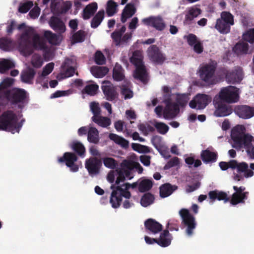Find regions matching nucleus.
Here are the masks:
<instances>
[{
	"label": "nucleus",
	"instance_id": "64",
	"mask_svg": "<svg viewBox=\"0 0 254 254\" xmlns=\"http://www.w3.org/2000/svg\"><path fill=\"white\" fill-rule=\"evenodd\" d=\"M54 67V64L50 63L47 64L43 68L42 76H46L52 72Z\"/></svg>",
	"mask_w": 254,
	"mask_h": 254
},
{
	"label": "nucleus",
	"instance_id": "38",
	"mask_svg": "<svg viewBox=\"0 0 254 254\" xmlns=\"http://www.w3.org/2000/svg\"><path fill=\"white\" fill-rule=\"evenodd\" d=\"M9 89H0V106L5 107L10 104Z\"/></svg>",
	"mask_w": 254,
	"mask_h": 254
},
{
	"label": "nucleus",
	"instance_id": "51",
	"mask_svg": "<svg viewBox=\"0 0 254 254\" xmlns=\"http://www.w3.org/2000/svg\"><path fill=\"white\" fill-rule=\"evenodd\" d=\"M103 162L105 166L110 169H116L118 166L117 161L111 157H105L103 158Z\"/></svg>",
	"mask_w": 254,
	"mask_h": 254
},
{
	"label": "nucleus",
	"instance_id": "2",
	"mask_svg": "<svg viewBox=\"0 0 254 254\" xmlns=\"http://www.w3.org/2000/svg\"><path fill=\"white\" fill-rule=\"evenodd\" d=\"M137 182L130 184L128 183H124L122 186H116L115 185H112L111 189L112 191L110 197V203L114 208H117L121 205L122 201V197L126 199H129L131 197V193L128 190L131 188L135 189L138 187Z\"/></svg>",
	"mask_w": 254,
	"mask_h": 254
},
{
	"label": "nucleus",
	"instance_id": "17",
	"mask_svg": "<svg viewBox=\"0 0 254 254\" xmlns=\"http://www.w3.org/2000/svg\"><path fill=\"white\" fill-rule=\"evenodd\" d=\"M101 166L102 161L96 157H91L85 161V168L91 175L99 174Z\"/></svg>",
	"mask_w": 254,
	"mask_h": 254
},
{
	"label": "nucleus",
	"instance_id": "8",
	"mask_svg": "<svg viewBox=\"0 0 254 254\" xmlns=\"http://www.w3.org/2000/svg\"><path fill=\"white\" fill-rule=\"evenodd\" d=\"M219 98L224 102L234 103L239 99V89L233 86L224 87L219 93Z\"/></svg>",
	"mask_w": 254,
	"mask_h": 254
},
{
	"label": "nucleus",
	"instance_id": "28",
	"mask_svg": "<svg viewBox=\"0 0 254 254\" xmlns=\"http://www.w3.org/2000/svg\"><path fill=\"white\" fill-rule=\"evenodd\" d=\"M98 8L96 2H92L85 6L83 10L82 17L84 20L89 19L94 15Z\"/></svg>",
	"mask_w": 254,
	"mask_h": 254
},
{
	"label": "nucleus",
	"instance_id": "36",
	"mask_svg": "<svg viewBox=\"0 0 254 254\" xmlns=\"http://www.w3.org/2000/svg\"><path fill=\"white\" fill-rule=\"evenodd\" d=\"M130 62L135 67L144 64L141 52L139 50H136L133 52L132 57L130 58Z\"/></svg>",
	"mask_w": 254,
	"mask_h": 254
},
{
	"label": "nucleus",
	"instance_id": "30",
	"mask_svg": "<svg viewBox=\"0 0 254 254\" xmlns=\"http://www.w3.org/2000/svg\"><path fill=\"white\" fill-rule=\"evenodd\" d=\"M249 194V192L248 191H246L245 193L242 194L235 192L230 200V203L233 205H236L239 203H244L245 200L248 199Z\"/></svg>",
	"mask_w": 254,
	"mask_h": 254
},
{
	"label": "nucleus",
	"instance_id": "1",
	"mask_svg": "<svg viewBox=\"0 0 254 254\" xmlns=\"http://www.w3.org/2000/svg\"><path fill=\"white\" fill-rule=\"evenodd\" d=\"M19 48L25 56L31 55L34 50L46 51L48 49L46 43L41 40L38 34L33 35L31 41L29 30H26L21 35Z\"/></svg>",
	"mask_w": 254,
	"mask_h": 254
},
{
	"label": "nucleus",
	"instance_id": "62",
	"mask_svg": "<svg viewBox=\"0 0 254 254\" xmlns=\"http://www.w3.org/2000/svg\"><path fill=\"white\" fill-rule=\"evenodd\" d=\"M43 64L42 58L39 56H33L31 61V64L35 68L40 67Z\"/></svg>",
	"mask_w": 254,
	"mask_h": 254
},
{
	"label": "nucleus",
	"instance_id": "14",
	"mask_svg": "<svg viewBox=\"0 0 254 254\" xmlns=\"http://www.w3.org/2000/svg\"><path fill=\"white\" fill-rule=\"evenodd\" d=\"M216 68V65L212 64H206L202 66L200 69L201 79L207 83L212 84Z\"/></svg>",
	"mask_w": 254,
	"mask_h": 254
},
{
	"label": "nucleus",
	"instance_id": "46",
	"mask_svg": "<svg viewBox=\"0 0 254 254\" xmlns=\"http://www.w3.org/2000/svg\"><path fill=\"white\" fill-rule=\"evenodd\" d=\"M71 147L79 156L82 157L85 156V148L81 143L79 142H73Z\"/></svg>",
	"mask_w": 254,
	"mask_h": 254
},
{
	"label": "nucleus",
	"instance_id": "34",
	"mask_svg": "<svg viewBox=\"0 0 254 254\" xmlns=\"http://www.w3.org/2000/svg\"><path fill=\"white\" fill-rule=\"evenodd\" d=\"M104 9L99 10L93 17L91 21V27L93 28L98 27L104 18Z\"/></svg>",
	"mask_w": 254,
	"mask_h": 254
},
{
	"label": "nucleus",
	"instance_id": "48",
	"mask_svg": "<svg viewBox=\"0 0 254 254\" xmlns=\"http://www.w3.org/2000/svg\"><path fill=\"white\" fill-rule=\"evenodd\" d=\"M63 70L60 73L59 76L61 77V78H66L73 76L75 73V69L74 67L72 66H69L66 68L64 69V65H62Z\"/></svg>",
	"mask_w": 254,
	"mask_h": 254
},
{
	"label": "nucleus",
	"instance_id": "3",
	"mask_svg": "<svg viewBox=\"0 0 254 254\" xmlns=\"http://www.w3.org/2000/svg\"><path fill=\"white\" fill-rule=\"evenodd\" d=\"M244 129L242 126L236 127L232 129L231 136L234 142V147L239 150L245 148L247 151L252 146L254 137L249 133H245Z\"/></svg>",
	"mask_w": 254,
	"mask_h": 254
},
{
	"label": "nucleus",
	"instance_id": "12",
	"mask_svg": "<svg viewBox=\"0 0 254 254\" xmlns=\"http://www.w3.org/2000/svg\"><path fill=\"white\" fill-rule=\"evenodd\" d=\"M77 159V156L74 153L67 152L62 157L58 158V161L60 163H65L71 172H76L79 169L78 165L75 163Z\"/></svg>",
	"mask_w": 254,
	"mask_h": 254
},
{
	"label": "nucleus",
	"instance_id": "59",
	"mask_svg": "<svg viewBox=\"0 0 254 254\" xmlns=\"http://www.w3.org/2000/svg\"><path fill=\"white\" fill-rule=\"evenodd\" d=\"M95 61L96 63L99 65H103L105 64V57L101 51H98L96 52Z\"/></svg>",
	"mask_w": 254,
	"mask_h": 254
},
{
	"label": "nucleus",
	"instance_id": "52",
	"mask_svg": "<svg viewBox=\"0 0 254 254\" xmlns=\"http://www.w3.org/2000/svg\"><path fill=\"white\" fill-rule=\"evenodd\" d=\"M84 39L85 32L82 30L75 32L72 36V41L73 43L82 42Z\"/></svg>",
	"mask_w": 254,
	"mask_h": 254
},
{
	"label": "nucleus",
	"instance_id": "44",
	"mask_svg": "<svg viewBox=\"0 0 254 254\" xmlns=\"http://www.w3.org/2000/svg\"><path fill=\"white\" fill-rule=\"evenodd\" d=\"M118 4L112 0H109L107 3L106 13L109 16H112L117 11Z\"/></svg>",
	"mask_w": 254,
	"mask_h": 254
},
{
	"label": "nucleus",
	"instance_id": "40",
	"mask_svg": "<svg viewBox=\"0 0 254 254\" xmlns=\"http://www.w3.org/2000/svg\"><path fill=\"white\" fill-rule=\"evenodd\" d=\"M153 182L148 179L142 180L138 184V190L141 192H144L149 190L152 187Z\"/></svg>",
	"mask_w": 254,
	"mask_h": 254
},
{
	"label": "nucleus",
	"instance_id": "43",
	"mask_svg": "<svg viewBox=\"0 0 254 254\" xmlns=\"http://www.w3.org/2000/svg\"><path fill=\"white\" fill-rule=\"evenodd\" d=\"M44 37L52 45H57L59 43L58 35L51 31H46L44 33Z\"/></svg>",
	"mask_w": 254,
	"mask_h": 254
},
{
	"label": "nucleus",
	"instance_id": "13",
	"mask_svg": "<svg viewBox=\"0 0 254 254\" xmlns=\"http://www.w3.org/2000/svg\"><path fill=\"white\" fill-rule=\"evenodd\" d=\"M147 55L149 59L156 64H162L166 60L165 55L155 45H151L148 48Z\"/></svg>",
	"mask_w": 254,
	"mask_h": 254
},
{
	"label": "nucleus",
	"instance_id": "33",
	"mask_svg": "<svg viewBox=\"0 0 254 254\" xmlns=\"http://www.w3.org/2000/svg\"><path fill=\"white\" fill-rule=\"evenodd\" d=\"M90 71L95 77L102 78L108 73L109 69L105 66H92Z\"/></svg>",
	"mask_w": 254,
	"mask_h": 254
},
{
	"label": "nucleus",
	"instance_id": "11",
	"mask_svg": "<svg viewBox=\"0 0 254 254\" xmlns=\"http://www.w3.org/2000/svg\"><path fill=\"white\" fill-rule=\"evenodd\" d=\"M10 105L24 103L28 97V93L24 89L13 88L9 89Z\"/></svg>",
	"mask_w": 254,
	"mask_h": 254
},
{
	"label": "nucleus",
	"instance_id": "23",
	"mask_svg": "<svg viewBox=\"0 0 254 254\" xmlns=\"http://www.w3.org/2000/svg\"><path fill=\"white\" fill-rule=\"evenodd\" d=\"M172 239V236L169 230H165L160 234L159 238L157 239V244L162 247H167L171 244Z\"/></svg>",
	"mask_w": 254,
	"mask_h": 254
},
{
	"label": "nucleus",
	"instance_id": "45",
	"mask_svg": "<svg viewBox=\"0 0 254 254\" xmlns=\"http://www.w3.org/2000/svg\"><path fill=\"white\" fill-rule=\"evenodd\" d=\"M154 197L150 193L144 194L141 198L140 204L143 207H147L153 203Z\"/></svg>",
	"mask_w": 254,
	"mask_h": 254
},
{
	"label": "nucleus",
	"instance_id": "58",
	"mask_svg": "<svg viewBox=\"0 0 254 254\" xmlns=\"http://www.w3.org/2000/svg\"><path fill=\"white\" fill-rule=\"evenodd\" d=\"M243 39L250 43H254V28L248 31L243 35Z\"/></svg>",
	"mask_w": 254,
	"mask_h": 254
},
{
	"label": "nucleus",
	"instance_id": "26",
	"mask_svg": "<svg viewBox=\"0 0 254 254\" xmlns=\"http://www.w3.org/2000/svg\"><path fill=\"white\" fill-rule=\"evenodd\" d=\"M134 72V77L139 79L142 82L145 83L147 82V73L144 64L135 67Z\"/></svg>",
	"mask_w": 254,
	"mask_h": 254
},
{
	"label": "nucleus",
	"instance_id": "15",
	"mask_svg": "<svg viewBox=\"0 0 254 254\" xmlns=\"http://www.w3.org/2000/svg\"><path fill=\"white\" fill-rule=\"evenodd\" d=\"M166 107L163 111V117L165 119H172L176 117L180 111L178 105L171 102L170 98L165 100Z\"/></svg>",
	"mask_w": 254,
	"mask_h": 254
},
{
	"label": "nucleus",
	"instance_id": "60",
	"mask_svg": "<svg viewBox=\"0 0 254 254\" xmlns=\"http://www.w3.org/2000/svg\"><path fill=\"white\" fill-rule=\"evenodd\" d=\"M179 159L177 157H174L171 159L164 166V169L168 170L172 167L177 166L179 164Z\"/></svg>",
	"mask_w": 254,
	"mask_h": 254
},
{
	"label": "nucleus",
	"instance_id": "49",
	"mask_svg": "<svg viewBox=\"0 0 254 254\" xmlns=\"http://www.w3.org/2000/svg\"><path fill=\"white\" fill-rule=\"evenodd\" d=\"M12 46V40L10 38L3 37L0 38V48L4 51H8Z\"/></svg>",
	"mask_w": 254,
	"mask_h": 254
},
{
	"label": "nucleus",
	"instance_id": "42",
	"mask_svg": "<svg viewBox=\"0 0 254 254\" xmlns=\"http://www.w3.org/2000/svg\"><path fill=\"white\" fill-rule=\"evenodd\" d=\"M248 49L249 45L247 43L241 42L235 45L234 50L238 54H246L248 53Z\"/></svg>",
	"mask_w": 254,
	"mask_h": 254
},
{
	"label": "nucleus",
	"instance_id": "54",
	"mask_svg": "<svg viewBox=\"0 0 254 254\" xmlns=\"http://www.w3.org/2000/svg\"><path fill=\"white\" fill-rule=\"evenodd\" d=\"M33 3L32 1H27V2L20 4L18 7V11L22 13L27 12L33 6Z\"/></svg>",
	"mask_w": 254,
	"mask_h": 254
},
{
	"label": "nucleus",
	"instance_id": "31",
	"mask_svg": "<svg viewBox=\"0 0 254 254\" xmlns=\"http://www.w3.org/2000/svg\"><path fill=\"white\" fill-rule=\"evenodd\" d=\"M87 139L89 142L94 144L99 142V131L96 128L93 127H88Z\"/></svg>",
	"mask_w": 254,
	"mask_h": 254
},
{
	"label": "nucleus",
	"instance_id": "18",
	"mask_svg": "<svg viewBox=\"0 0 254 254\" xmlns=\"http://www.w3.org/2000/svg\"><path fill=\"white\" fill-rule=\"evenodd\" d=\"M142 22L147 26H151L158 31L163 30L166 24L162 18L160 16H150L142 19Z\"/></svg>",
	"mask_w": 254,
	"mask_h": 254
},
{
	"label": "nucleus",
	"instance_id": "16",
	"mask_svg": "<svg viewBox=\"0 0 254 254\" xmlns=\"http://www.w3.org/2000/svg\"><path fill=\"white\" fill-rule=\"evenodd\" d=\"M234 113L240 118L250 119L254 116V107L248 105L236 106L234 109Z\"/></svg>",
	"mask_w": 254,
	"mask_h": 254
},
{
	"label": "nucleus",
	"instance_id": "25",
	"mask_svg": "<svg viewBox=\"0 0 254 254\" xmlns=\"http://www.w3.org/2000/svg\"><path fill=\"white\" fill-rule=\"evenodd\" d=\"M200 156L205 163H214L218 158V154L216 152H212L208 149H206L201 151Z\"/></svg>",
	"mask_w": 254,
	"mask_h": 254
},
{
	"label": "nucleus",
	"instance_id": "20",
	"mask_svg": "<svg viewBox=\"0 0 254 254\" xmlns=\"http://www.w3.org/2000/svg\"><path fill=\"white\" fill-rule=\"evenodd\" d=\"M49 24L54 31L59 33H63L65 31L66 27L64 23L58 17L52 16L50 19Z\"/></svg>",
	"mask_w": 254,
	"mask_h": 254
},
{
	"label": "nucleus",
	"instance_id": "6",
	"mask_svg": "<svg viewBox=\"0 0 254 254\" xmlns=\"http://www.w3.org/2000/svg\"><path fill=\"white\" fill-rule=\"evenodd\" d=\"M234 17L228 11H223L221 17L216 20L215 28L221 34H227L230 32L231 26L234 25Z\"/></svg>",
	"mask_w": 254,
	"mask_h": 254
},
{
	"label": "nucleus",
	"instance_id": "24",
	"mask_svg": "<svg viewBox=\"0 0 254 254\" xmlns=\"http://www.w3.org/2000/svg\"><path fill=\"white\" fill-rule=\"evenodd\" d=\"M36 74L35 70L31 68L28 67L26 70H23L20 75L21 80L22 82L27 84L33 83V80Z\"/></svg>",
	"mask_w": 254,
	"mask_h": 254
},
{
	"label": "nucleus",
	"instance_id": "22",
	"mask_svg": "<svg viewBox=\"0 0 254 254\" xmlns=\"http://www.w3.org/2000/svg\"><path fill=\"white\" fill-rule=\"evenodd\" d=\"M136 9L132 3H127L123 10L121 15V21L125 23L127 18L132 17L136 12Z\"/></svg>",
	"mask_w": 254,
	"mask_h": 254
},
{
	"label": "nucleus",
	"instance_id": "41",
	"mask_svg": "<svg viewBox=\"0 0 254 254\" xmlns=\"http://www.w3.org/2000/svg\"><path fill=\"white\" fill-rule=\"evenodd\" d=\"M190 95L188 93L177 94L176 103L178 105V106L186 107L190 99Z\"/></svg>",
	"mask_w": 254,
	"mask_h": 254
},
{
	"label": "nucleus",
	"instance_id": "39",
	"mask_svg": "<svg viewBox=\"0 0 254 254\" xmlns=\"http://www.w3.org/2000/svg\"><path fill=\"white\" fill-rule=\"evenodd\" d=\"M201 12V10L200 8L196 7H191L185 16V20L186 21L190 22L194 18L200 14Z\"/></svg>",
	"mask_w": 254,
	"mask_h": 254
},
{
	"label": "nucleus",
	"instance_id": "50",
	"mask_svg": "<svg viewBox=\"0 0 254 254\" xmlns=\"http://www.w3.org/2000/svg\"><path fill=\"white\" fill-rule=\"evenodd\" d=\"M14 67L13 63L8 60H4L0 62V73H3L6 70Z\"/></svg>",
	"mask_w": 254,
	"mask_h": 254
},
{
	"label": "nucleus",
	"instance_id": "37",
	"mask_svg": "<svg viewBox=\"0 0 254 254\" xmlns=\"http://www.w3.org/2000/svg\"><path fill=\"white\" fill-rule=\"evenodd\" d=\"M124 70L121 65L117 64L113 69V77L117 81L123 80L125 78Z\"/></svg>",
	"mask_w": 254,
	"mask_h": 254
},
{
	"label": "nucleus",
	"instance_id": "19",
	"mask_svg": "<svg viewBox=\"0 0 254 254\" xmlns=\"http://www.w3.org/2000/svg\"><path fill=\"white\" fill-rule=\"evenodd\" d=\"M104 84H107L102 86V89L106 99L110 101L115 100L118 97V93L116 88L108 81H105Z\"/></svg>",
	"mask_w": 254,
	"mask_h": 254
},
{
	"label": "nucleus",
	"instance_id": "21",
	"mask_svg": "<svg viewBox=\"0 0 254 254\" xmlns=\"http://www.w3.org/2000/svg\"><path fill=\"white\" fill-rule=\"evenodd\" d=\"M144 226L147 230L154 234L160 232L163 228L160 223L152 218L148 219L145 221Z\"/></svg>",
	"mask_w": 254,
	"mask_h": 254
},
{
	"label": "nucleus",
	"instance_id": "5",
	"mask_svg": "<svg viewBox=\"0 0 254 254\" xmlns=\"http://www.w3.org/2000/svg\"><path fill=\"white\" fill-rule=\"evenodd\" d=\"M233 170L236 169L237 174L234 173L233 179L236 181H241L244 178H248L254 175V172L249 168L248 164L245 162H238L233 160V164L231 165Z\"/></svg>",
	"mask_w": 254,
	"mask_h": 254
},
{
	"label": "nucleus",
	"instance_id": "10",
	"mask_svg": "<svg viewBox=\"0 0 254 254\" xmlns=\"http://www.w3.org/2000/svg\"><path fill=\"white\" fill-rule=\"evenodd\" d=\"M222 72L225 76L226 80L230 84L239 83L243 78L242 68L239 66L231 70L223 68Z\"/></svg>",
	"mask_w": 254,
	"mask_h": 254
},
{
	"label": "nucleus",
	"instance_id": "9",
	"mask_svg": "<svg viewBox=\"0 0 254 254\" xmlns=\"http://www.w3.org/2000/svg\"><path fill=\"white\" fill-rule=\"evenodd\" d=\"M212 98L210 95L205 94H197L190 102L189 106L191 109L202 110L211 102Z\"/></svg>",
	"mask_w": 254,
	"mask_h": 254
},
{
	"label": "nucleus",
	"instance_id": "7",
	"mask_svg": "<svg viewBox=\"0 0 254 254\" xmlns=\"http://www.w3.org/2000/svg\"><path fill=\"white\" fill-rule=\"evenodd\" d=\"M179 214L182 218V225L186 227V234L190 236L193 234V231L195 228L196 223L194 217L191 215L187 209L183 208L179 211Z\"/></svg>",
	"mask_w": 254,
	"mask_h": 254
},
{
	"label": "nucleus",
	"instance_id": "4",
	"mask_svg": "<svg viewBox=\"0 0 254 254\" xmlns=\"http://www.w3.org/2000/svg\"><path fill=\"white\" fill-rule=\"evenodd\" d=\"M18 120L16 114L12 110H8L0 115V130L15 132L16 121Z\"/></svg>",
	"mask_w": 254,
	"mask_h": 254
},
{
	"label": "nucleus",
	"instance_id": "35",
	"mask_svg": "<svg viewBox=\"0 0 254 254\" xmlns=\"http://www.w3.org/2000/svg\"><path fill=\"white\" fill-rule=\"evenodd\" d=\"M92 121L102 127H107L111 124V121L110 118L101 116L97 117L93 116Z\"/></svg>",
	"mask_w": 254,
	"mask_h": 254
},
{
	"label": "nucleus",
	"instance_id": "53",
	"mask_svg": "<svg viewBox=\"0 0 254 254\" xmlns=\"http://www.w3.org/2000/svg\"><path fill=\"white\" fill-rule=\"evenodd\" d=\"M122 166L123 168H126L127 169L124 170L122 171L124 174L125 178L127 177L128 179H131L132 177L130 176L131 175V163L127 160H125L122 163Z\"/></svg>",
	"mask_w": 254,
	"mask_h": 254
},
{
	"label": "nucleus",
	"instance_id": "32",
	"mask_svg": "<svg viewBox=\"0 0 254 254\" xmlns=\"http://www.w3.org/2000/svg\"><path fill=\"white\" fill-rule=\"evenodd\" d=\"M232 113V109L227 105L222 103H219L215 111L217 117H225Z\"/></svg>",
	"mask_w": 254,
	"mask_h": 254
},
{
	"label": "nucleus",
	"instance_id": "63",
	"mask_svg": "<svg viewBox=\"0 0 254 254\" xmlns=\"http://www.w3.org/2000/svg\"><path fill=\"white\" fill-rule=\"evenodd\" d=\"M122 35L121 33L118 32L117 30L113 32L111 34V37L116 46H120L122 44Z\"/></svg>",
	"mask_w": 254,
	"mask_h": 254
},
{
	"label": "nucleus",
	"instance_id": "27",
	"mask_svg": "<svg viewBox=\"0 0 254 254\" xmlns=\"http://www.w3.org/2000/svg\"><path fill=\"white\" fill-rule=\"evenodd\" d=\"M208 196L212 201L217 199L218 200H224L225 202H226L230 200L227 193L217 190L210 191L208 192Z\"/></svg>",
	"mask_w": 254,
	"mask_h": 254
},
{
	"label": "nucleus",
	"instance_id": "29",
	"mask_svg": "<svg viewBox=\"0 0 254 254\" xmlns=\"http://www.w3.org/2000/svg\"><path fill=\"white\" fill-rule=\"evenodd\" d=\"M177 188V186H172L169 183L164 184L159 188L160 195L162 198L166 197L170 195Z\"/></svg>",
	"mask_w": 254,
	"mask_h": 254
},
{
	"label": "nucleus",
	"instance_id": "47",
	"mask_svg": "<svg viewBox=\"0 0 254 254\" xmlns=\"http://www.w3.org/2000/svg\"><path fill=\"white\" fill-rule=\"evenodd\" d=\"M98 88L99 86L97 84H89L85 86L82 90V92L90 96H93L96 94Z\"/></svg>",
	"mask_w": 254,
	"mask_h": 254
},
{
	"label": "nucleus",
	"instance_id": "57",
	"mask_svg": "<svg viewBox=\"0 0 254 254\" xmlns=\"http://www.w3.org/2000/svg\"><path fill=\"white\" fill-rule=\"evenodd\" d=\"M90 108L93 114V116L97 117L100 116L101 109L98 103L92 102L90 104Z\"/></svg>",
	"mask_w": 254,
	"mask_h": 254
},
{
	"label": "nucleus",
	"instance_id": "55",
	"mask_svg": "<svg viewBox=\"0 0 254 254\" xmlns=\"http://www.w3.org/2000/svg\"><path fill=\"white\" fill-rule=\"evenodd\" d=\"M154 126L158 132L162 134H165L169 130V127L164 123H156Z\"/></svg>",
	"mask_w": 254,
	"mask_h": 254
},
{
	"label": "nucleus",
	"instance_id": "61",
	"mask_svg": "<svg viewBox=\"0 0 254 254\" xmlns=\"http://www.w3.org/2000/svg\"><path fill=\"white\" fill-rule=\"evenodd\" d=\"M121 94L124 96L125 99H130L133 97L132 91L126 85H123L121 88Z\"/></svg>",
	"mask_w": 254,
	"mask_h": 254
},
{
	"label": "nucleus",
	"instance_id": "56",
	"mask_svg": "<svg viewBox=\"0 0 254 254\" xmlns=\"http://www.w3.org/2000/svg\"><path fill=\"white\" fill-rule=\"evenodd\" d=\"M14 79L12 78L7 77L3 80L0 83V89L6 90L7 88L11 86L14 83Z\"/></svg>",
	"mask_w": 254,
	"mask_h": 254
}]
</instances>
